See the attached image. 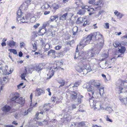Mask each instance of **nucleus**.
Returning <instances> with one entry per match:
<instances>
[{"label":"nucleus","instance_id":"nucleus-1","mask_svg":"<svg viewBox=\"0 0 127 127\" xmlns=\"http://www.w3.org/2000/svg\"><path fill=\"white\" fill-rule=\"evenodd\" d=\"M98 42L97 43H95L94 48L92 49L91 51L86 53L83 51H81L80 53L76 51L75 53L74 59L83 60L85 62L87 63V59L91 58L94 56V54H98L102 49L104 45V41L103 38H99Z\"/></svg>","mask_w":127,"mask_h":127},{"label":"nucleus","instance_id":"nucleus-2","mask_svg":"<svg viewBox=\"0 0 127 127\" xmlns=\"http://www.w3.org/2000/svg\"><path fill=\"white\" fill-rule=\"evenodd\" d=\"M98 36V38L101 37V38H103V36L100 33L98 32H95L93 34H90L87 36L86 38H83L80 41L79 43L77 46L76 49L77 51V49L79 48H80V47L82 46L83 47L85 46L87 44H89L90 41L92 39L95 40L96 39V36L97 35Z\"/></svg>","mask_w":127,"mask_h":127},{"label":"nucleus","instance_id":"nucleus-3","mask_svg":"<svg viewBox=\"0 0 127 127\" xmlns=\"http://www.w3.org/2000/svg\"><path fill=\"white\" fill-rule=\"evenodd\" d=\"M49 105L48 104H45L41 109V111L39 113L37 112L35 115V118L38 120L39 118L38 117L39 114H41L44 116H46V117H48L49 113L51 111H49V110L47 108V106Z\"/></svg>","mask_w":127,"mask_h":127},{"label":"nucleus","instance_id":"nucleus-4","mask_svg":"<svg viewBox=\"0 0 127 127\" xmlns=\"http://www.w3.org/2000/svg\"><path fill=\"white\" fill-rule=\"evenodd\" d=\"M11 103L13 104V106H15L17 103L21 104H24L25 102V100L22 97L19 98V97L14 95L11 99Z\"/></svg>","mask_w":127,"mask_h":127},{"label":"nucleus","instance_id":"nucleus-5","mask_svg":"<svg viewBox=\"0 0 127 127\" xmlns=\"http://www.w3.org/2000/svg\"><path fill=\"white\" fill-rule=\"evenodd\" d=\"M31 14L30 13H28L25 16V19L23 17H20L17 18V22L18 23H21V22L22 23H27L30 21V19L31 18Z\"/></svg>","mask_w":127,"mask_h":127},{"label":"nucleus","instance_id":"nucleus-6","mask_svg":"<svg viewBox=\"0 0 127 127\" xmlns=\"http://www.w3.org/2000/svg\"><path fill=\"white\" fill-rule=\"evenodd\" d=\"M73 15V14L72 13L67 12L61 16L59 19L60 20L63 21L65 20H71Z\"/></svg>","mask_w":127,"mask_h":127},{"label":"nucleus","instance_id":"nucleus-7","mask_svg":"<svg viewBox=\"0 0 127 127\" xmlns=\"http://www.w3.org/2000/svg\"><path fill=\"white\" fill-rule=\"evenodd\" d=\"M77 59L78 60H79ZM80 60L81 62L80 63H81V64L80 63L78 64L76 66L75 68L76 69L77 71L79 73H81L82 72H83V70L84 66V65H83V63L85 62V61L83 60H81L80 59Z\"/></svg>","mask_w":127,"mask_h":127},{"label":"nucleus","instance_id":"nucleus-8","mask_svg":"<svg viewBox=\"0 0 127 127\" xmlns=\"http://www.w3.org/2000/svg\"><path fill=\"white\" fill-rule=\"evenodd\" d=\"M46 25L45 26L43 25V28H39L38 31V33L39 35L43 36L46 33V30L45 28L46 26Z\"/></svg>","mask_w":127,"mask_h":127},{"label":"nucleus","instance_id":"nucleus-9","mask_svg":"<svg viewBox=\"0 0 127 127\" xmlns=\"http://www.w3.org/2000/svg\"><path fill=\"white\" fill-rule=\"evenodd\" d=\"M35 92L36 96H40L42 94H44L45 93L44 91L43 88H37Z\"/></svg>","mask_w":127,"mask_h":127},{"label":"nucleus","instance_id":"nucleus-10","mask_svg":"<svg viewBox=\"0 0 127 127\" xmlns=\"http://www.w3.org/2000/svg\"><path fill=\"white\" fill-rule=\"evenodd\" d=\"M87 89L88 91L91 92L93 95L95 91L94 87L90 85H88L87 87L85 88Z\"/></svg>","mask_w":127,"mask_h":127},{"label":"nucleus","instance_id":"nucleus-11","mask_svg":"<svg viewBox=\"0 0 127 127\" xmlns=\"http://www.w3.org/2000/svg\"><path fill=\"white\" fill-rule=\"evenodd\" d=\"M87 63L86 62H83V65H84V68L83 70V72H82V74H86L88 73L89 72L88 71L87 69H86V67L87 66Z\"/></svg>","mask_w":127,"mask_h":127},{"label":"nucleus","instance_id":"nucleus-12","mask_svg":"<svg viewBox=\"0 0 127 127\" xmlns=\"http://www.w3.org/2000/svg\"><path fill=\"white\" fill-rule=\"evenodd\" d=\"M42 64L41 63L38 65H36L34 67V69L36 70V71H38V72L39 73V71L41 70L42 68Z\"/></svg>","mask_w":127,"mask_h":127},{"label":"nucleus","instance_id":"nucleus-13","mask_svg":"<svg viewBox=\"0 0 127 127\" xmlns=\"http://www.w3.org/2000/svg\"><path fill=\"white\" fill-rule=\"evenodd\" d=\"M70 97L73 100L76 99L77 97V94L75 91H72L71 93Z\"/></svg>","mask_w":127,"mask_h":127},{"label":"nucleus","instance_id":"nucleus-14","mask_svg":"<svg viewBox=\"0 0 127 127\" xmlns=\"http://www.w3.org/2000/svg\"><path fill=\"white\" fill-rule=\"evenodd\" d=\"M11 109L10 107L8 105H5L2 108V110L4 112H8Z\"/></svg>","mask_w":127,"mask_h":127},{"label":"nucleus","instance_id":"nucleus-15","mask_svg":"<svg viewBox=\"0 0 127 127\" xmlns=\"http://www.w3.org/2000/svg\"><path fill=\"white\" fill-rule=\"evenodd\" d=\"M92 85L95 87L97 88H99L100 86V84L99 81L97 80L94 81Z\"/></svg>","mask_w":127,"mask_h":127},{"label":"nucleus","instance_id":"nucleus-16","mask_svg":"<svg viewBox=\"0 0 127 127\" xmlns=\"http://www.w3.org/2000/svg\"><path fill=\"white\" fill-rule=\"evenodd\" d=\"M8 68V67L7 66H6L5 67H3V70L1 71L3 73V74L6 75L10 74V73H9L7 71V69Z\"/></svg>","mask_w":127,"mask_h":127},{"label":"nucleus","instance_id":"nucleus-17","mask_svg":"<svg viewBox=\"0 0 127 127\" xmlns=\"http://www.w3.org/2000/svg\"><path fill=\"white\" fill-rule=\"evenodd\" d=\"M108 53L107 52H103L101 55V56L102 57V58L101 59L102 61H103L104 60L108 57Z\"/></svg>","mask_w":127,"mask_h":127},{"label":"nucleus","instance_id":"nucleus-18","mask_svg":"<svg viewBox=\"0 0 127 127\" xmlns=\"http://www.w3.org/2000/svg\"><path fill=\"white\" fill-rule=\"evenodd\" d=\"M114 14L120 19H121L122 17L124 16L123 14H121L117 10H116L114 12Z\"/></svg>","mask_w":127,"mask_h":127},{"label":"nucleus","instance_id":"nucleus-19","mask_svg":"<svg viewBox=\"0 0 127 127\" xmlns=\"http://www.w3.org/2000/svg\"><path fill=\"white\" fill-rule=\"evenodd\" d=\"M85 18H83L82 17H79L78 18L76 22V23L77 24H79L82 23L85 20Z\"/></svg>","mask_w":127,"mask_h":127},{"label":"nucleus","instance_id":"nucleus-20","mask_svg":"<svg viewBox=\"0 0 127 127\" xmlns=\"http://www.w3.org/2000/svg\"><path fill=\"white\" fill-rule=\"evenodd\" d=\"M16 42L14 41L13 40H11L7 41V44L11 48H13L12 46H14L15 45Z\"/></svg>","mask_w":127,"mask_h":127},{"label":"nucleus","instance_id":"nucleus-21","mask_svg":"<svg viewBox=\"0 0 127 127\" xmlns=\"http://www.w3.org/2000/svg\"><path fill=\"white\" fill-rule=\"evenodd\" d=\"M126 48L123 46H121L120 48H118V51L121 53L124 54Z\"/></svg>","mask_w":127,"mask_h":127},{"label":"nucleus","instance_id":"nucleus-22","mask_svg":"<svg viewBox=\"0 0 127 127\" xmlns=\"http://www.w3.org/2000/svg\"><path fill=\"white\" fill-rule=\"evenodd\" d=\"M87 122H80L78 123L77 124V127H83L86 125V123Z\"/></svg>","mask_w":127,"mask_h":127},{"label":"nucleus","instance_id":"nucleus-23","mask_svg":"<svg viewBox=\"0 0 127 127\" xmlns=\"http://www.w3.org/2000/svg\"><path fill=\"white\" fill-rule=\"evenodd\" d=\"M113 44L115 48H117L121 46V43H120L118 41H116L114 42Z\"/></svg>","mask_w":127,"mask_h":127},{"label":"nucleus","instance_id":"nucleus-24","mask_svg":"<svg viewBox=\"0 0 127 127\" xmlns=\"http://www.w3.org/2000/svg\"><path fill=\"white\" fill-rule=\"evenodd\" d=\"M54 72V70L53 69L50 71L49 73V74H50V75L49 76V77H47V79H50L51 78V77L53 75Z\"/></svg>","mask_w":127,"mask_h":127},{"label":"nucleus","instance_id":"nucleus-25","mask_svg":"<svg viewBox=\"0 0 127 127\" xmlns=\"http://www.w3.org/2000/svg\"><path fill=\"white\" fill-rule=\"evenodd\" d=\"M78 30V28L77 27H74L73 29V35H75L76 34V33L77 32Z\"/></svg>","mask_w":127,"mask_h":127},{"label":"nucleus","instance_id":"nucleus-26","mask_svg":"<svg viewBox=\"0 0 127 127\" xmlns=\"http://www.w3.org/2000/svg\"><path fill=\"white\" fill-rule=\"evenodd\" d=\"M83 97V96L81 95H79L77 99V103L78 104L80 103H81V99Z\"/></svg>","mask_w":127,"mask_h":127},{"label":"nucleus","instance_id":"nucleus-27","mask_svg":"<svg viewBox=\"0 0 127 127\" xmlns=\"http://www.w3.org/2000/svg\"><path fill=\"white\" fill-rule=\"evenodd\" d=\"M85 10L84 9H81L77 13V14L79 15H83L85 13Z\"/></svg>","mask_w":127,"mask_h":127},{"label":"nucleus","instance_id":"nucleus-28","mask_svg":"<svg viewBox=\"0 0 127 127\" xmlns=\"http://www.w3.org/2000/svg\"><path fill=\"white\" fill-rule=\"evenodd\" d=\"M58 82L61 84L60 86L59 87L63 86L65 84V82L64 80H59L58 81Z\"/></svg>","mask_w":127,"mask_h":127},{"label":"nucleus","instance_id":"nucleus-29","mask_svg":"<svg viewBox=\"0 0 127 127\" xmlns=\"http://www.w3.org/2000/svg\"><path fill=\"white\" fill-rule=\"evenodd\" d=\"M80 83V82H76L74 84L73 86H72V84H70L69 86H71V87H76L78 86Z\"/></svg>","mask_w":127,"mask_h":127},{"label":"nucleus","instance_id":"nucleus-30","mask_svg":"<svg viewBox=\"0 0 127 127\" xmlns=\"http://www.w3.org/2000/svg\"><path fill=\"white\" fill-rule=\"evenodd\" d=\"M56 51H55L53 50H51L50 51H48V55H50L51 54L53 55L55 54Z\"/></svg>","mask_w":127,"mask_h":127},{"label":"nucleus","instance_id":"nucleus-31","mask_svg":"<svg viewBox=\"0 0 127 127\" xmlns=\"http://www.w3.org/2000/svg\"><path fill=\"white\" fill-rule=\"evenodd\" d=\"M90 99V105L93 106L95 105L96 103L95 102V101L94 99Z\"/></svg>","mask_w":127,"mask_h":127},{"label":"nucleus","instance_id":"nucleus-32","mask_svg":"<svg viewBox=\"0 0 127 127\" xmlns=\"http://www.w3.org/2000/svg\"><path fill=\"white\" fill-rule=\"evenodd\" d=\"M58 19V17L57 16H51L50 17L51 21H53L55 20H57Z\"/></svg>","mask_w":127,"mask_h":127},{"label":"nucleus","instance_id":"nucleus-33","mask_svg":"<svg viewBox=\"0 0 127 127\" xmlns=\"http://www.w3.org/2000/svg\"><path fill=\"white\" fill-rule=\"evenodd\" d=\"M22 14V12L21 9L18 10L17 13V15L18 16H17L16 18L17 17L19 18L21 16V15Z\"/></svg>","mask_w":127,"mask_h":127},{"label":"nucleus","instance_id":"nucleus-34","mask_svg":"<svg viewBox=\"0 0 127 127\" xmlns=\"http://www.w3.org/2000/svg\"><path fill=\"white\" fill-rule=\"evenodd\" d=\"M25 73H23L21 75V77L22 79H25V75H26L27 73V71L26 68L25 69Z\"/></svg>","mask_w":127,"mask_h":127},{"label":"nucleus","instance_id":"nucleus-35","mask_svg":"<svg viewBox=\"0 0 127 127\" xmlns=\"http://www.w3.org/2000/svg\"><path fill=\"white\" fill-rule=\"evenodd\" d=\"M120 100L121 101L124 103L125 105H126L127 104V99L126 98H122V99H120Z\"/></svg>","mask_w":127,"mask_h":127},{"label":"nucleus","instance_id":"nucleus-36","mask_svg":"<svg viewBox=\"0 0 127 127\" xmlns=\"http://www.w3.org/2000/svg\"><path fill=\"white\" fill-rule=\"evenodd\" d=\"M63 64L61 62L58 63H57V64H56V65L57 66L55 68H54V69H57L58 67H61L62 66L61 65Z\"/></svg>","mask_w":127,"mask_h":127},{"label":"nucleus","instance_id":"nucleus-37","mask_svg":"<svg viewBox=\"0 0 127 127\" xmlns=\"http://www.w3.org/2000/svg\"><path fill=\"white\" fill-rule=\"evenodd\" d=\"M9 51H10V52H12L14 54H17V53L16 50L15 49H9Z\"/></svg>","mask_w":127,"mask_h":127},{"label":"nucleus","instance_id":"nucleus-38","mask_svg":"<svg viewBox=\"0 0 127 127\" xmlns=\"http://www.w3.org/2000/svg\"><path fill=\"white\" fill-rule=\"evenodd\" d=\"M46 35H53L52 32L51 31H50V30H48L47 31H46V33H45Z\"/></svg>","mask_w":127,"mask_h":127},{"label":"nucleus","instance_id":"nucleus-39","mask_svg":"<svg viewBox=\"0 0 127 127\" xmlns=\"http://www.w3.org/2000/svg\"><path fill=\"white\" fill-rule=\"evenodd\" d=\"M102 0H99L97 2L95 3L94 4L95 5H99L102 4Z\"/></svg>","mask_w":127,"mask_h":127},{"label":"nucleus","instance_id":"nucleus-40","mask_svg":"<svg viewBox=\"0 0 127 127\" xmlns=\"http://www.w3.org/2000/svg\"><path fill=\"white\" fill-rule=\"evenodd\" d=\"M36 43L35 42H34L33 43H32V44L33 47V49L37 50V46L36 45Z\"/></svg>","mask_w":127,"mask_h":127},{"label":"nucleus","instance_id":"nucleus-41","mask_svg":"<svg viewBox=\"0 0 127 127\" xmlns=\"http://www.w3.org/2000/svg\"><path fill=\"white\" fill-rule=\"evenodd\" d=\"M117 88L120 89L119 90L120 91V93H119V94H120L121 93H122V91L123 89L122 87H121V85L120 86H117Z\"/></svg>","mask_w":127,"mask_h":127},{"label":"nucleus","instance_id":"nucleus-42","mask_svg":"<svg viewBox=\"0 0 127 127\" xmlns=\"http://www.w3.org/2000/svg\"><path fill=\"white\" fill-rule=\"evenodd\" d=\"M99 94L100 95H101V94H102V95L103 94V92L104 91V88H101L99 89Z\"/></svg>","mask_w":127,"mask_h":127},{"label":"nucleus","instance_id":"nucleus-43","mask_svg":"<svg viewBox=\"0 0 127 127\" xmlns=\"http://www.w3.org/2000/svg\"><path fill=\"white\" fill-rule=\"evenodd\" d=\"M35 18L33 16H32V15L31 16V19H30V21L31 22H33V21H34L35 20Z\"/></svg>","mask_w":127,"mask_h":127},{"label":"nucleus","instance_id":"nucleus-44","mask_svg":"<svg viewBox=\"0 0 127 127\" xmlns=\"http://www.w3.org/2000/svg\"><path fill=\"white\" fill-rule=\"evenodd\" d=\"M106 110L108 111L110 113L112 112L113 111L111 108L107 107L106 108Z\"/></svg>","mask_w":127,"mask_h":127},{"label":"nucleus","instance_id":"nucleus-45","mask_svg":"<svg viewBox=\"0 0 127 127\" xmlns=\"http://www.w3.org/2000/svg\"><path fill=\"white\" fill-rule=\"evenodd\" d=\"M121 44H122L123 45L127 46V41H123L121 42Z\"/></svg>","mask_w":127,"mask_h":127},{"label":"nucleus","instance_id":"nucleus-46","mask_svg":"<svg viewBox=\"0 0 127 127\" xmlns=\"http://www.w3.org/2000/svg\"><path fill=\"white\" fill-rule=\"evenodd\" d=\"M69 115L67 113H65L64 115V118H67L69 117Z\"/></svg>","mask_w":127,"mask_h":127},{"label":"nucleus","instance_id":"nucleus-47","mask_svg":"<svg viewBox=\"0 0 127 127\" xmlns=\"http://www.w3.org/2000/svg\"><path fill=\"white\" fill-rule=\"evenodd\" d=\"M89 24V23H88L87 21V20H86V21H85L84 23L83 24V26L84 27H85L87 25Z\"/></svg>","mask_w":127,"mask_h":127},{"label":"nucleus","instance_id":"nucleus-48","mask_svg":"<svg viewBox=\"0 0 127 127\" xmlns=\"http://www.w3.org/2000/svg\"><path fill=\"white\" fill-rule=\"evenodd\" d=\"M88 66H88L87 68V66H86V69H87L88 71L89 72L92 70V69L91 68V67L89 66V65Z\"/></svg>","mask_w":127,"mask_h":127},{"label":"nucleus","instance_id":"nucleus-49","mask_svg":"<svg viewBox=\"0 0 127 127\" xmlns=\"http://www.w3.org/2000/svg\"><path fill=\"white\" fill-rule=\"evenodd\" d=\"M95 1V0H89L88 2L90 4H93Z\"/></svg>","mask_w":127,"mask_h":127},{"label":"nucleus","instance_id":"nucleus-50","mask_svg":"<svg viewBox=\"0 0 127 127\" xmlns=\"http://www.w3.org/2000/svg\"><path fill=\"white\" fill-rule=\"evenodd\" d=\"M71 109L72 110H73L74 109H75L76 108V105L74 104H73L71 105Z\"/></svg>","mask_w":127,"mask_h":127},{"label":"nucleus","instance_id":"nucleus-51","mask_svg":"<svg viewBox=\"0 0 127 127\" xmlns=\"http://www.w3.org/2000/svg\"><path fill=\"white\" fill-rule=\"evenodd\" d=\"M31 0H25V2L27 5H29L30 3Z\"/></svg>","mask_w":127,"mask_h":127},{"label":"nucleus","instance_id":"nucleus-52","mask_svg":"<svg viewBox=\"0 0 127 127\" xmlns=\"http://www.w3.org/2000/svg\"><path fill=\"white\" fill-rule=\"evenodd\" d=\"M61 48V46H60L58 45L57 46H56L55 48V49L56 50H59Z\"/></svg>","mask_w":127,"mask_h":127},{"label":"nucleus","instance_id":"nucleus-53","mask_svg":"<svg viewBox=\"0 0 127 127\" xmlns=\"http://www.w3.org/2000/svg\"><path fill=\"white\" fill-rule=\"evenodd\" d=\"M60 7V5L57 4L56 5V6H54L53 7V9H58L59 7Z\"/></svg>","mask_w":127,"mask_h":127},{"label":"nucleus","instance_id":"nucleus-54","mask_svg":"<svg viewBox=\"0 0 127 127\" xmlns=\"http://www.w3.org/2000/svg\"><path fill=\"white\" fill-rule=\"evenodd\" d=\"M87 11H88L90 12H94L95 11L94 9L93 8H91L89 9H88Z\"/></svg>","mask_w":127,"mask_h":127},{"label":"nucleus","instance_id":"nucleus-55","mask_svg":"<svg viewBox=\"0 0 127 127\" xmlns=\"http://www.w3.org/2000/svg\"><path fill=\"white\" fill-rule=\"evenodd\" d=\"M56 98V97L55 96L52 97L51 98V99L52 101H55Z\"/></svg>","mask_w":127,"mask_h":127},{"label":"nucleus","instance_id":"nucleus-56","mask_svg":"<svg viewBox=\"0 0 127 127\" xmlns=\"http://www.w3.org/2000/svg\"><path fill=\"white\" fill-rule=\"evenodd\" d=\"M106 120L107 121H109L110 122H112V121L111 120V119H110L108 117V115H107L106 116Z\"/></svg>","mask_w":127,"mask_h":127},{"label":"nucleus","instance_id":"nucleus-57","mask_svg":"<svg viewBox=\"0 0 127 127\" xmlns=\"http://www.w3.org/2000/svg\"><path fill=\"white\" fill-rule=\"evenodd\" d=\"M20 47L21 48L24 47L25 45V43L23 42L20 43Z\"/></svg>","mask_w":127,"mask_h":127},{"label":"nucleus","instance_id":"nucleus-58","mask_svg":"<svg viewBox=\"0 0 127 127\" xmlns=\"http://www.w3.org/2000/svg\"><path fill=\"white\" fill-rule=\"evenodd\" d=\"M40 25L39 24L37 23L36 24L33 26V27L35 29L37 28L38 26H39Z\"/></svg>","mask_w":127,"mask_h":127},{"label":"nucleus","instance_id":"nucleus-59","mask_svg":"<svg viewBox=\"0 0 127 127\" xmlns=\"http://www.w3.org/2000/svg\"><path fill=\"white\" fill-rule=\"evenodd\" d=\"M82 9H83L85 10V9H88L89 8V6L87 5L85 6H84L82 7Z\"/></svg>","mask_w":127,"mask_h":127},{"label":"nucleus","instance_id":"nucleus-60","mask_svg":"<svg viewBox=\"0 0 127 127\" xmlns=\"http://www.w3.org/2000/svg\"><path fill=\"white\" fill-rule=\"evenodd\" d=\"M50 13V11H45L44 12V14L45 15H47L49 14Z\"/></svg>","mask_w":127,"mask_h":127},{"label":"nucleus","instance_id":"nucleus-61","mask_svg":"<svg viewBox=\"0 0 127 127\" xmlns=\"http://www.w3.org/2000/svg\"><path fill=\"white\" fill-rule=\"evenodd\" d=\"M23 53L21 51H20L18 53V55L20 57H22L23 56Z\"/></svg>","mask_w":127,"mask_h":127},{"label":"nucleus","instance_id":"nucleus-62","mask_svg":"<svg viewBox=\"0 0 127 127\" xmlns=\"http://www.w3.org/2000/svg\"><path fill=\"white\" fill-rule=\"evenodd\" d=\"M45 48H48L49 49L50 46L48 44H46L45 45Z\"/></svg>","mask_w":127,"mask_h":127},{"label":"nucleus","instance_id":"nucleus-63","mask_svg":"<svg viewBox=\"0 0 127 127\" xmlns=\"http://www.w3.org/2000/svg\"><path fill=\"white\" fill-rule=\"evenodd\" d=\"M23 84V83H21L19 84V85H18L17 86L18 87V88H21V86H22Z\"/></svg>","mask_w":127,"mask_h":127},{"label":"nucleus","instance_id":"nucleus-64","mask_svg":"<svg viewBox=\"0 0 127 127\" xmlns=\"http://www.w3.org/2000/svg\"><path fill=\"white\" fill-rule=\"evenodd\" d=\"M104 12L103 10H101V11H100L98 12V17L101 14V13H103Z\"/></svg>","mask_w":127,"mask_h":127}]
</instances>
